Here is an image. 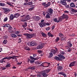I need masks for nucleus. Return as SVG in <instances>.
<instances>
[{"instance_id": "obj_1", "label": "nucleus", "mask_w": 77, "mask_h": 77, "mask_svg": "<svg viewBox=\"0 0 77 77\" xmlns=\"http://www.w3.org/2000/svg\"><path fill=\"white\" fill-rule=\"evenodd\" d=\"M62 17H63V19H66V20H67L68 19V18H69V17H68V15L65 14H63Z\"/></svg>"}, {"instance_id": "obj_2", "label": "nucleus", "mask_w": 77, "mask_h": 77, "mask_svg": "<svg viewBox=\"0 0 77 77\" xmlns=\"http://www.w3.org/2000/svg\"><path fill=\"white\" fill-rule=\"evenodd\" d=\"M60 3L63 5L66 6V0H61Z\"/></svg>"}, {"instance_id": "obj_3", "label": "nucleus", "mask_w": 77, "mask_h": 77, "mask_svg": "<svg viewBox=\"0 0 77 77\" xmlns=\"http://www.w3.org/2000/svg\"><path fill=\"white\" fill-rule=\"evenodd\" d=\"M43 47L44 45L42 44H40L36 47V49H41Z\"/></svg>"}, {"instance_id": "obj_4", "label": "nucleus", "mask_w": 77, "mask_h": 77, "mask_svg": "<svg viewBox=\"0 0 77 77\" xmlns=\"http://www.w3.org/2000/svg\"><path fill=\"white\" fill-rule=\"evenodd\" d=\"M75 61H73L71 62L69 64V67H72V66H75Z\"/></svg>"}, {"instance_id": "obj_5", "label": "nucleus", "mask_w": 77, "mask_h": 77, "mask_svg": "<svg viewBox=\"0 0 77 77\" xmlns=\"http://www.w3.org/2000/svg\"><path fill=\"white\" fill-rule=\"evenodd\" d=\"M48 12L51 15L53 13V10L51 8H50L48 9Z\"/></svg>"}, {"instance_id": "obj_6", "label": "nucleus", "mask_w": 77, "mask_h": 77, "mask_svg": "<svg viewBox=\"0 0 77 77\" xmlns=\"http://www.w3.org/2000/svg\"><path fill=\"white\" fill-rule=\"evenodd\" d=\"M6 59H7V57L3 58L2 60H0V63H3V62H6V61L5 60Z\"/></svg>"}, {"instance_id": "obj_7", "label": "nucleus", "mask_w": 77, "mask_h": 77, "mask_svg": "<svg viewBox=\"0 0 77 77\" xmlns=\"http://www.w3.org/2000/svg\"><path fill=\"white\" fill-rule=\"evenodd\" d=\"M30 46H34V45H37V44L36 42H35L33 41L31 42L30 43Z\"/></svg>"}, {"instance_id": "obj_8", "label": "nucleus", "mask_w": 77, "mask_h": 77, "mask_svg": "<svg viewBox=\"0 0 77 77\" xmlns=\"http://www.w3.org/2000/svg\"><path fill=\"white\" fill-rule=\"evenodd\" d=\"M54 59L55 60H58V61H61L62 60V59L57 56H55L54 57Z\"/></svg>"}, {"instance_id": "obj_9", "label": "nucleus", "mask_w": 77, "mask_h": 77, "mask_svg": "<svg viewBox=\"0 0 77 77\" xmlns=\"http://www.w3.org/2000/svg\"><path fill=\"white\" fill-rule=\"evenodd\" d=\"M32 38V35L30 33H28L27 35V36H26V38L28 39H31Z\"/></svg>"}, {"instance_id": "obj_10", "label": "nucleus", "mask_w": 77, "mask_h": 77, "mask_svg": "<svg viewBox=\"0 0 77 77\" xmlns=\"http://www.w3.org/2000/svg\"><path fill=\"white\" fill-rule=\"evenodd\" d=\"M50 75V73L48 74V73H46L45 72H44L42 73V75H43V77H47L48 75Z\"/></svg>"}, {"instance_id": "obj_11", "label": "nucleus", "mask_w": 77, "mask_h": 77, "mask_svg": "<svg viewBox=\"0 0 77 77\" xmlns=\"http://www.w3.org/2000/svg\"><path fill=\"white\" fill-rule=\"evenodd\" d=\"M65 47H66V49H67V50H68L67 51V52H70V51H71L72 48H71V47H69L68 46H65Z\"/></svg>"}, {"instance_id": "obj_12", "label": "nucleus", "mask_w": 77, "mask_h": 77, "mask_svg": "<svg viewBox=\"0 0 77 77\" xmlns=\"http://www.w3.org/2000/svg\"><path fill=\"white\" fill-rule=\"evenodd\" d=\"M39 26H40V27H45V23H39Z\"/></svg>"}, {"instance_id": "obj_13", "label": "nucleus", "mask_w": 77, "mask_h": 77, "mask_svg": "<svg viewBox=\"0 0 77 77\" xmlns=\"http://www.w3.org/2000/svg\"><path fill=\"white\" fill-rule=\"evenodd\" d=\"M46 13H47L46 14V16L45 17V18L46 19H48V18H50V14L48 12H46Z\"/></svg>"}, {"instance_id": "obj_14", "label": "nucleus", "mask_w": 77, "mask_h": 77, "mask_svg": "<svg viewBox=\"0 0 77 77\" xmlns=\"http://www.w3.org/2000/svg\"><path fill=\"white\" fill-rule=\"evenodd\" d=\"M62 20H63L62 16H61L58 17V20L57 21V23H59V22H62Z\"/></svg>"}, {"instance_id": "obj_15", "label": "nucleus", "mask_w": 77, "mask_h": 77, "mask_svg": "<svg viewBox=\"0 0 77 77\" xmlns=\"http://www.w3.org/2000/svg\"><path fill=\"white\" fill-rule=\"evenodd\" d=\"M51 71V69H48L46 70H44L43 71V72H45L47 74H48V72H50Z\"/></svg>"}, {"instance_id": "obj_16", "label": "nucleus", "mask_w": 77, "mask_h": 77, "mask_svg": "<svg viewBox=\"0 0 77 77\" xmlns=\"http://www.w3.org/2000/svg\"><path fill=\"white\" fill-rule=\"evenodd\" d=\"M67 45H68V46L69 47H71L72 46V44H71V41H69L67 43Z\"/></svg>"}, {"instance_id": "obj_17", "label": "nucleus", "mask_w": 77, "mask_h": 77, "mask_svg": "<svg viewBox=\"0 0 77 77\" xmlns=\"http://www.w3.org/2000/svg\"><path fill=\"white\" fill-rule=\"evenodd\" d=\"M51 52L52 53L54 54H55L57 53V52L56 51V50L54 49H51Z\"/></svg>"}, {"instance_id": "obj_18", "label": "nucleus", "mask_w": 77, "mask_h": 77, "mask_svg": "<svg viewBox=\"0 0 77 77\" xmlns=\"http://www.w3.org/2000/svg\"><path fill=\"white\" fill-rule=\"evenodd\" d=\"M11 66V63H6V65L5 66L6 68H10Z\"/></svg>"}, {"instance_id": "obj_19", "label": "nucleus", "mask_w": 77, "mask_h": 77, "mask_svg": "<svg viewBox=\"0 0 77 77\" xmlns=\"http://www.w3.org/2000/svg\"><path fill=\"white\" fill-rule=\"evenodd\" d=\"M69 9H70V10H71V11L72 12H77V10H74L71 7H69Z\"/></svg>"}, {"instance_id": "obj_20", "label": "nucleus", "mask_w": 77, "mask_h": 77, "mask_svg": "<svg viewBox=\"0 0 77 77\" xmlns=\"http://www.w3.org/2000/svg\"><path fill=\"white\" fill-rule=\"evenodd\" d=\"M15 18L14 17V15L11 14V15L10 17V20H14V18Z\"/></svg>"}, {"instance_id": "obj_21", "label": "nucleus", "mask_w": 77, "mask_h": 77, "mask_svg": "<svg viewBox=\"0 0 77 77\" xmlns=\"http://www.w3.org/2000/svg\"><path fill=\"white\" fill-rule=\"evenodd\" d=\"M22 26H23V28H25L27 26V22H24V24L22 25Z\"/></svg>"}, {"instance_id": "obj_22", "label": "nucleus", "mask_w": 77, "mask_h": 77, "mask_svg": "<svg viewBox=\"0 0 77 77\" xmlns=\"http://www.w3.org/2000/svg\"><path fill=\"white\" fill-rule=\"evenodd\" d=\"M11 36L12 37V38H16V37H17L16 35L13 33L11 34Z\"/></svg>"}, {"instance_id": "obj_23", "label": "nucleus", "mask_w": 77, "mask_h": 77, "mask_svg": "<svg viewBox=\"0 0 77 77\" xmlns=\"http://www.w3.org/2000/svg\"><path fill=\"white\" fill-rule=\"evenodd\" d=\"M58 56L61 59H65V57L63 55H58Z\"/></svg>"}, {"instance_id": "obj_24", "label": "nucleus", "mask_w": 77, "mask_h": 77, "mask_svg": "<svg viewBox=\"0 0 77 77\" xmlns=\"http://www.w3.org/2000/svg\"><path fill=\"white\" fill-rule=\"evenodd\" d=\"M35 63L36 65H39V64H41L42 63V62L41 61H37L35 62Z\"/></svg>"}, {"instance_id": "obj_25", "label": "nucleus", "mask_w": 77, "mask_h": 77, "mask_svg": "<svg viewBox=\"0 0 77 77\" xmlns=\"http://www.w3.org/2000/svg\"><path fill=\"white\" fill-rule=\"evenodd\" d=\"M19 16H20V14L18 13L14 14V18H18Z\"/></svg>"}, {"instance_id": "obj_26", "label": "nucleus", "mask_w": 77, "mask_h": 77, "mask_svg": "<svg viewBox=\"0 0 77 77\" xmlns=\"http://www.w3.org/2000/svg\"><path fill=\"white\" fill-rule=\"evenodd\" d=\"M44 63H46V64H47L48 65V66L47 67H48L49 66V65H50V63H48L47 62H44L43 63H42L41 65H42V66H43Z\"/></svg>"}, {"instance_id": "obj_27", "label": "nucleus", "mask_w": 77, "mask_h": 77, "mask_svg": "<svg viewBox=\"0 0 77 77\" xmlns=\"http://www.w3.org/2000/svg\"><path fill=\"white\" fill-rule=\"evenodd\" d=\"M70 6L71 7H72V8H75V5L74 4V3L73 2L70 3Z\"/></svg>"}, {"instance_id": "obj_28", "label": "nucleus", "mask_w": 77, "mask_h": 77, "mask_svg": "<svg viewBox=\"0 0 77 77\" xmlns=\"http://www.w3.org/2000/svg\"><path fill=\"white\" fill-rule=\"evenodd\" d=\"M50 5H51L50 2H48L45 5V8H47V7H48V6H50Z\"/></svg>"}, {"instance_id": "obj_29", "label": "nucleus", "mask_w": 77, "mask_h": 77, "mask_svg": "<svg viewBox=\"0 0 77 77\" xmlns=\"http://www.w3.org/2000/svg\"><path fill=\"white\" fill-rule=\"evenodd\" d=\"M53 56V53L51 52H50L49 53V56H48V58H51L52 56Z\"/></svg>"}, {"instance_id": "obj_30", "label": "nucleus", "mask_w": 77, "mask_h": 77, "mask_svg": "<svg viewBox=\"0 0 77 77\" xmlns=\"http://www.w3.org/2000/svg\"><path fill=\"white\" fill-rule=\"evenodd\" d=\"M24 16H25V15H24L23 16H21V17H23V18L25 19V20H26V21H27V20L29 19H28L27 17H24Z\"/></svg>"}, {"instance_id": "obj_31", "label": "nucleus", "mask_w": 77, "mask_h": 77, "mask_svg": "<svg viewBox=\"0 0 77 77\" xmlns=\"http://www.w3.org/2000/svg\"><path fill=\"white\" fill-rule=\"evenodd\" d=\"M48 36L49 37H53V35L51 34V33L50 32H48Z\"/></svg>"}, {"instance_id": "obj_32", "label": "nucleus", "mask_w": 77, "mask_h": 77, "mask_svg": "<svg viewBox=\"0 0 77 77\" xmlns=\"http://www.w3.org/2000/svg\"><path fill=\"white\" fill-rule=\"evenodd\" d=\"M65 53V51H61L60 52V54L59 55H61L62 56L64 55Z\"/></svg>"}, {"instance_id": "obj_33", "label": "nucleus", "mask_w": 77, "mask_h": 77, "mask_svg": "<svg viewBox=\"0 0 77 77\" xmlns=\"http://www.w3.org/2000/svg\"><path fill=\"white\" fill-rule=\"evenodd\" d=\"M4 11L5 12H9L10 11V9L8 8H6L5 9Z\"/></svg>"}, {"instance_id": "obj_34", "label": "nucleus", "mask_w": 77, "mask_h": 77, "mask_svg": "<svg viewBox=\"0 0 77 77\" xmlns=\"http://www.w3.org/2000/svg\"><path fill=\"white\" fill-rule=\"evenodd\" d=\"M57 69L58 70H62L63 69V67L62 66H58L57 67Z\"/></svg>"}, {"instance_id": "obj_35", "label": "nucleus", "mask_w": 77, "mask_h": 77, "mask_svg": "<svg viewBox=\"0 0 77 77\" xmlns=\"http://www.w3.org/2000/svg\"><path fill=\"white\" fill-rule=\"evenodd\" d=\"M35 20L36 21H39L40 20V17L38 16H35Z\"/></svg>"}, {"instance_id": "obj_36", "label": "nucleus", "mask_w": 77, "mask_h": 77, "mask_svg": "<svg viewBox=\"0 0 77 77\" xmlns=\"http://www.w3.org/2000/svg\"><path fill=\"white\" fill-rule=\"evenodd\" d=\"M7 58L8 60H11V59H13V56L11 57H7Z\"/></svg>"}, {"instance_id": "obj_37", "label": "nucleus", "mask_w": 77, "mask_h": 77, "mask_svg": "<svg viewBox=\"0 0 77 77\" xmlns=\"http://www.w3.org/2000/svg\"><path fill=\"white\" fill-rule=\"evenodd\" d=\"M61 41H63V42H65V41H66V39L65 38H64L62 37L61 38Z\"/></svg>"}, {"instance_id": "obj_38", "label": "nucleus", "mask_w": 77, "mask_h": 77, "mask_svg": "<svg viewBox=\"0 0 77 77\" xmlns=\"http://www.w3.org/2000/svg\"><path fill=\"white\" fill-rule=\"evenodd\" d=\"M29 69H32V70H34L35 69V67L33 66L32 67H29Z\"/></svg>"}, {"instance_id": "obj_39", "label": "nucleus", "mask_w": 77, "mask_h": 77, "mask_svg": "<svg viewBox=\"0 0 77 77\" xmlns=\"http://www.w3.org/2000/svg\"><path fill=\"white\" fill-rule=\"evenodd\" d=\"M8 42V41L7 40L5 39L3 42L4 44H6Z\"/></svg>"}, {"instance_id": "obj_40", "label": "nucleus", "mask_w": 77, "mask_h": 77, "mask_svg": "<svg viewBox=\"0 0 77 77\" xmlns=\"http://www.w3.org/2000/svg\"><path fill=\"white\" fill-rule=\"evenodd\" d=\"M59 36L60 37H63V34L61 33H59Z\"/></svg>"}, {"instance_id": "obj_41", "label": "nucleus", "mask_w": 77, "mask_h": 77, "mask_svg": "<svg viewBox=\"0 0 77 77\" xmlns=\"http://www.w3.org/2000/svg\"><path fill=\"white\" fill-rule=\"evenodd\" d=\"M41 34L43 37H46V34L45 33L42 32L41 33Z\"/></svg>"}, {"instance_id": "obj_42", "label": "nucleus", "mask_w": 77, "mask_h": 77, "mask_svg": "<svg viewBox=\"0 0 77 77\" xmlns=\"http://www.w3.org/2000/svg\"><path fill=\"white\" fill-rule=\"evenodd\" d=\"M53 20L54 22L57 23V22L58 21V20H57V18H54V19H53Z\"/></svg>"}, {"instance_id": "obj_43", "label": "nucleus", "mask_w": 77, "mask_h": 77, "mask_svg": "<svg viewBox=\"0 0 77 77\" xmlns=\"http://www.w3.org/2000/svg\"><path fill=\"white\" fill-rule=\"evenodd\" d=\"M60 38H59V37H57L56 39H55V41L56 42H57L59 41V40H60Z\"/></svg>"}, {"instance_id": "obj_44", "label": "nucleus", "mask_w": 77, "mask_h": 77, "mask_svg": "<svg viewBox=\"0 0 77 77\" xmlns=\"http://www.w3.org/2000/svg\"><path fill=\"white\" fill-rule=\"evenodd\" d=\"M33 9H34V7H32V8H29V10L30 11H32Z\"/></svg>"}, {"instance_id": "obj_45", "label": "nucleus", "mask_w": 77, "mask_h": 77, "mask_svg": "<svg viewBox=\"0 0 77 77\" xmlns=\"http://www.w3.org/2000/svg\"><path fill=\"white\" fill-rule=\"evenodd\" d=\"M33 4L32 2H29L28 3V5L29 6V5H31Z\"/></svg>"}, {"instance_id": "obj_46", "label": "nucleus", "mask_w": 77, "mask_h": 77, "mask_svg": "<svg viewBox=\"0 0 77 77\" xmlns=\"http://www.w3.org/2000/svg\"><path fill=\"white\" fill-rule=\"evenodd\" d=\"M18 43H21V42H22V40H21V38H20L18 39Z\"/></svg>"}, {"instance_id": "obj_47", "label": "nucleus", "mask_w": 77, "mask_h": 77, "mask_svg": "<svg viewBox=\"0 0 77 77\" xmlns=\"http://www.w3.org/2000/svg\"><path fill=\"white\" fill-rule=\"evenodd\" d=\"M34 62H35V60H31L30 61V63H32V64Z\"/></svg>"}, {"instance_id": "obj_48", "label": "nucleus", "mask_w": 77, "mask_h": 77, "mask_svg": "<svg viewBox=\"0 0 77 77\" xmlns=\"http://www.w3.org/2000/svg\"><path fill=\"white\" fill-rule=\"evenodd\" d=\"M0 6H5V4H2V3H0Z\"/></svg>"}, {"instance_id": "obj_49", "label": "nucleus", "mask_w": 77, "mask_h": 77, "mask_svg": "<svg viewBox=\"0 0 77 77\" xmlns=\"http://www.w3.org/2000/svg\"><path fill=\"white\" fill-rule=\"evenodd\" d=\"M38 53H39V54H41L42 53V51L41 50H38Z\"/></svg>"}, {"instance_id": "obj_50", "label": "nucleus", "mask_w": 77, "mask_h": 77, "mask_svg": "<svg viewBox=\"0 0 77 77\" xmlns=\"http://www.w3.org/2000/svg\"><path fill=\"white\" fill-rule=\"evenodd\" d=\"M45 23V26H49L50 25V24L49 23Z\"/></svg>"}, {"instance_id": "obj_51", "label": "nucleus", "mask_w": 77, "mask_h": 77, "mask_svg": "<svg viewBox=\"0 0 77 77\" xmlns=\"http://www.w3.org/2000/svg\"><path fill=\"white\" fill-rule=\"evenodd\" d=\"M63 75L64 77H67V76H66V74H65V73H63V75Z\"/></svg>"}, {"instance_id": "obj_52", "label": "nucleus", "mask_w": 77, "mask_h": 77, "mask_svg": "<svg viewBox=\"0 0 77 77\" xmlns=\"http://www.w3.org/2000/svg\"><path fill=\"white\" fill-rule=\"evenodd\" d=\"M20 20L21 21H23V22L26 21V20H25V19L23 18H23L21 19Z\"/></svg>"}, {"instance_id": "obj_53", "label": "nucleus", "mask_w": 77, "mask_h": 77, "mask_svg": "<svg viewBox=\"0 0 77 77\" xmlns=\"http://www.w3.org/2000/svg\"><path fill=\"white\" fill-rule=\"evenodd\" d=\"M20 20L21 21H23V22L26 21V20H25V19L23 18H23L21 19Z\"/></svg>"}, {"instance_id": "obj_54", "label": "nucleus", "mask_w": 77, "mask_h": 77, "mask_svg": "<svg viewBox=\"0 0 77 77\" xmlns=\"http://www.w3.org/2000/svg\"><path fill=\"white\" fill-rule=\"evenodd\" d=\"M1 69H2V70H5L6 69V68L5 67H2Z\"/></svg>"}, {"instance_id": "obj_55", "label": "nucleus", "mask_w": 77, "mask_h": 77, "mask_svg": "<svg viewBox=\"0 0 77 77\" xmlns=\"http://www.w3.org/2000/svg\"><path fill=\"white\" fill-rule=\"evenodd\" d=\"M39 58H38V57H36V58L33 57V59H32V60H37V59H39Z\"/></svg>"}, {"instance_id": "obj_56", "label": "nucleus", "mask_w": 77, "mask_h": 77, "mask_svg": "<svg viewBox=\"0 0 77 77\" xmlns=\"http://www.w3.org/2000/svg\"><path fill=\"white\" fill-rule=\"evenodd\" d=\"M37 75V77H41V73L38 74Z\"/></svg>"}, {"instance_id": "obj_57", "label": "nucleus", "mask_w": 77, "mask_h": 77, "mask_svg": "<svg viewBox=\"0 0 77 77\" xmlns=\"http://www.w3.org/2000/svg\"><path fill=\"white\" fill-rule=\"evenodd\" d=\"M46 2H44L42 3V5L43 6H45V5H46Z\"/></svg>"}, {"instance_id": "obj_58", "label": "nucleus", "mask_w": 77, "mask_h": 77, "mask_svg": "<svg viewBox=\"0 0 77 77\" xmlns=\"http://www.w3.org/2000/svg\"><path fill=\"white\" fill-rule=\"evenodd\" d=\"M20 32L19 31H17L15 32V34L17 35H18V34H20Z\"/></svg>"}, {"instance_id": "obj_59", "label": "nucleus", "mask_w": 77, "mask_h": 77, "mask_svg": "<svg viewBox=\"0 0 77 77\" xmlns=\"http://www.w3.org/2000/svg\"><path fill=\"white\" fill-rule=\"evenodd\" d=\"M75 34L74 33H73L70 35V36H75Z\"/></svg>"}, {"instance_id": "obj_60", "label": "nucleus", "mask_w": 77, "mask_h": 77, "mask_svg": "<svg viewBox=\"0 0 77 77\" xmlns=\"http://www.w3.org/2000/svg\"><path fill=\"white\" fill-rule=\"evenodd\" d=\"M3 38L4 39H7V38H8V36L7 35H5L3 36Z\"/></svg>"}, {"instance_id": "obj_61", "label": "nucleus", "mask_w": 77, "mask_h": 77, "mask_svg": "<svg viewBox=\"0 0 77 77\" xmlns=\"http://www.w3.org/2000/svg\"><path fill=\"white\" fill-rule=\"evenodd\" d=\"M26 17H27V18L28 20H29V19H30V16H29V15H27L26 16Z\"/></svg>"}, {"instance_id": "obj_62", "label": "nucleus", "mask_w": 77, "mask_h": 77, "mask_svg": "<svg viewBox=\"0 0 77 77\" xmlns=\"http://www.w3.org/2000/svg\"><path fill=\"white\" fill-rule=\"evenodd\" d=\"M64 72H60L58 73V74H60L61 75H63V74Z\"/></svg>"}, {"instance_id": "obj_63", "label": "nucleus", "mask_w": 77, "mask_h": 77, "mask_svg": "<svg viewBox=\"0 0 77 77\" xmlns=\"http://www.w3.org/2000/svg\"><path fill=\"white\" fill-rule=\"evenodd\" d=\"M7 20H8V18L6 17L4 19V21H7Z\"/></svg>"}, {"instance_id": "obj_64", "label": "nucleus", "mask_w": 77, "mask_h": 77, "mask_svg": "<svg viewBox=\"0 0 77 77\" xmlns=\"http://www.w3.org/2000/svg\"><path fill=\"white\" fill-rule=\"evenodd\" d=\"M7 27H11V25L8 24H7Z\"/></svg>"}]
</instances>
